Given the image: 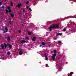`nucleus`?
<instances>
[{"label": "nucleus", "mask_w": 76, "mask_h": 76, "mask_svg": "<svg viewBox=\"0 0 76 76\" xmlns=\"http://www.w3.org/2000/svg\"><path fill=\"white\" fill-rule=\"evenodd\" d=\"M59 26L58 24H57L56 25H54L53 26L51 25L50 27V31H51V30L52 29H53V28H57Z\"/></svg>", "instance_id": "obj_1"}, {"label": "nucleus", "mask_w": 76, "mask_h": 76, "mask_svg": "<svg viewBox=\"0 0 76 76\" xmlns=\"http://www.w3.org/2000/svg\"><path fill=\"white\" fill-rule=\"evenodd\" d=\"M8 12L9 13H10L12 11H11V8L10 7H8Z\"/></svg>", "instance_id": "obj_2"}, {"label": "nucleus", "mask_w": 76, "mask_h": 76, "mask_svg": "<svg viewBox=\"0 0 76 76\" xmlns=\"http://www.w3.org/2000/svg\"><path fill=\"white\" fill-rule=\"evenodd\" d=\"M18 6L19 8H20L21 6H22V4L21 3L18 4Z\"/></svg>", "instance_id": "obj_3"}, {"label": "nucleus", "mask_w": 76, "mask_h": 76, "mask_svg": "<svg viewBox=\"0 0 76 76\" xmlns=\"http://www.w3.org/2000/svg\"><path fill=\"white\" fill-rule=\"evenodd\" d=\"M29 7V6H27L26 7L27 9H28V10H30V11H32V10H31V9Z\"/></svg>", "instance_id": "obj_4"}, {"label": "nucleus", "mask_w": 76, "mask_h": 76, "mask_svg": "<svg viewBox=\"0 0 76 76\" xmlns=\"http://www.w3.org/2000/svg\"><path fill=\"white\" fill-rule=\"evenodd\" d=\"M46 54H45V60H48V57L47 56H46Z\"/></svg>", "instance_id": "obj_5"}, {"label": "nucleus", "mask_w": 76, "mask_h": 76, "mask_svg": "<svg viewBox=\"0 0 76 76\" xmlns=\"http://www.w3.org/2000/svg\"><path fill=\"white\" fill-rule=\"evenodd\" d=\"M36 38V37H34L32 39V41H35Z\"/></svg>", "instance_id": "obj_6"}, {"label": "nucleus", "mask_w": 76, "mask_h": 76, "mask_svg": "<svg viewBox=\"0 0 76 76\" xmlns=\"http://www.w3.org/2000/svg\"><path fill=\"white\" fill-rule=\"evenodd\" d=\"M62 34H62V33H57L58 35H62Z\"/></svg>", "instance_id": "obj_7"}, {"label": "nucleus", "mask_w": 76, "mask_h": 76, "mask_svg": "<svg viewBox=\"0 0 76 76\" xmlns=\"http://www.w3.org/2000/svg\"><path fill=\"white\" fill-rule=\"evenodd\" d=\"M9 19L10 20V24H12V21H11V20H12V19L9 18Z\"/></svg>", "instance_id": "obj_8"}, {"label": "nucleus", "mask_w": 76, "mask_h": 76, "mask_svg": "<svg viewBox=\"0 0 76 76\" xmlns=\"http://www.w3.org/2000/svg\"><path fill=\"white\" fill-rule=\"evenodd\" d=\"M26 42V41L22 40L21 41V43H24V42Z\"/></svg>", "instance_id": "obj_9"}, {"label": "nucleus", "mask_w": 76, "mask_h": 76, "mask_svg": "<svg viewBox=\"0 0 76 76\" xmlns=\"http://www.w3.org/2000/svg\"><path fill=\"white\" fill-rule=\"evenodd\" d=\"M1 46L2 49H4V45H1Z\"/></svg>", "instance_id": "obj_10"}, {"label": "nucleus", "mask_w": 76, "mask_h": 76, "mask_svg": "<svg viewBox=\"0 0 76 76\" xmlns=\"http://www.w3.org/2000/svg\"><path fill=\"white\" fill-rule=\"evenodd\" d=\"M12 45H9V48H12Z\"/></svg>", "instance_id": "obj_11"}, {"label": "nucleus", "mask_w": 76, "mask_h": 76, "mask_svg": "<svg viewBox=\"0 0 76 76\" xmlns=\"http://www.w3.org/2000/svg\"><path fill=\"white\" fill-rule=\"evenodd\" d=\"M19 54L20 55H22V53L20 51V52H19Z\"/></svg>", "instance_id": "obj_12"}, {"label": "nucleus", "mask_w": 76, "mask_h": 76, "mask_svg": "<svg viewBox=\"0 0 76 76\" xmlns=\"http://www.w3.org/2000/svg\"><path fill=\"white\" fill-rule=\"evenodd\" d=\"M52 58L53 59V60H55V58H56L55 56H53L52 57Z\"/></svg>", "instance_id": "obj_13"}, {"label": "nucleus", "mask_w": 76, "mask_h": 76, "mask_svg": "<svg viewBox=\"0 0 76 76\" xmlns=\"http://www.w3.org/2000/svg\"><path fill=\"white\" fill-rule=\"evenodd\" d=\"M4 45L5 46V48H7V45L6 44H4Z\"/></svg>", "instance_id": "obj_14"}, {"label": "nucleus", "mask_w": 76, "mask_h": 76, "mask_svg": "<svg viewBox=\"0 0 76 76\" xmlns=\"http://www.w3.org/2000/svg\"><path fill=\"white\" fill-rule=\"evenodd\" d=\"M42 45H45V43L44 42H42Z\"/></svg>", "instance_id": "obj_15"}, {"label": "nucleus", "mask_w": 76, "mask_h": 76, "mask_svg": "<svg viewBox=\"0 0 76 76\" xmlns=\"http://www.w3.org/2000/svg\"><path fill=\"white\" fill-rule=\"evenodd\" d=\"M6 32H7L8 31V29L7 28H5Z\"/></svg>", "instance_id": "obj_16"}, {"label": "nucleus", "mask_w": 76, "mask_h": 76, "mask_svg": "<svg viewBox=\"0 0 76 76\" xmlns=\"http://www.w3.org/2000/svg\"><path fill=\"white\" fill-rule=\"evenodd\" d=\"M10 37H8L7 40L8 41H9V40H10Z\"/></svg>", "instance_id": "obj_17"}, {"label": "nucleus", "mask_w": 76, "mask_h": 76, "mask_svg": "<svg viewBox=\"0 0 76 76\" xmlns=\"http://www.w3.org/2000/svg\"><path fill=\"white\" fill-rule=\"evenodd\" d=\"M7 53L8 55H10V54H11V53H10V52H7Z\"/></svg>", "instance_id": "obj_18"}, {"label": "nucleus", "mask_w": 76, "mask_h": 76, "mask_svg": "<svg viewBox=\"0 0 76 76\" xmlns=\"http://www.w3.org/2000/svg\"><path fill=\"white\" fill-rule=\"evenodd\" d=\"M53 56L55 57V56H57V54H54L53 55Z\"/></svg>", "instance_id": "obj_19"}, {"label": "nucleus", "mask_w": 76, "mask_h": 76, "mask_svg": "<svg viewBox=\"0 0 76 76\" xmlns=\"http://www.w3.org/2000/svg\"><path fill=\"white\" fill-rule=\"evenodd\" d=\"M26 4H29V1H27V2H26Z\"/></svg>", "instance_id": "obj_20"}, {"label": "nucleus", "mask_w": 76, "mask_h": 76, "mask_svg": "<svg viewBox=\"0 0 76 76\" xmlns=\"http://www.w3.org/2000/svg\"><path fill=\"white\" fill-rule=\"evenodd\" d=\"M11 17H12V18L14 17V15H13L12 14H11Z\"/></svg>", "instance_id": "obj_21"}, {"label": "nucleus", "mask_w": 76, "mask_h": 76, "mask_svg": "<svg viewBox=\"0 0 76 76\" xmlns=\"http://www.w3.org/2000/svg\"><path fill=\"white\" fill-rule=\"evenodd\" d=\"M1 8H2V9H4V5L2 6Z\"/></svg>", "instance_id": "obj_22"}, {"label": "nucleus", "mask_w": 76, "mask_h": 76, "mask_svg": "<svg viewBox=\"0 0 76 76\" xmlns=\"http://www.w3.org/2000/svg\"><path fill=\"white\" fill-rule=\"evenodd\" d=\"M53 52H54V53H57V51H56V50H54Z\"/></svg>", "instance_id": "obj_23"}, {"label": "nucleus", "mask_w": 76, "mask_h": 76, "mask_svg": "<svg viewBox=\"0 0 76 76\" xmlns=\"http://www.w3.org/2000/svg\"><path fill=\"white\" fill-rule=\"evenodd\" d=\"M6 13L7 14V13H8V10H6Z\"/></svg>", "instance_id": "obj_24"}, {"label": "nucleus", "mask_w": 76, "mask_h": 76, "mask_svg": "<svg viewBox=\"0 0 76 76\" xmlns=\"http://www.w3.org/2000/svg\"><path fill=\"white\" fill-rule=\"evenodd\" d=\"M73 72H70V75H73Z\"/></svg>", "instance_id": "obj_25"}, {"label": "nucleus", "mask_w": 76, "mask_h": 76, "mask_svg": "<svg viewBox=\"0 0 76 76\" xmlns=\"http://www.w3.org/2000/svg\"><path fill=\"white\" fill-rule=\"evenodd\" d=\"M11 6H13V3L12 2H11Z\"/></svg>", "instance_id": "obj_26"}, {"label": "nucleus", "mask_w": 76, "mask_h": 76, "mask_svg": "<svg viewBox=\"0 0 76 76\" xmlns=\"http://www.w3.org/2000/svg\"><path fill=\"white\" fill-rule=\"evenodd\" d=\"M61 41H58V44H60V43H61Z\"/></svg>", "instance_id": "obj_27"}, {"label": "nucleus", "mask_w": 76, "mask_h": 76, "mask_svg": "<svg viewBox=\"0 0 76 76\" xmlns=\"http://www.w3.org/2000/svg\"><path fill=\"white\" fill-rule=\"evenodd\" d=\"M64 32H65V31H66V29L65 28H64Z\"/></svg>", "instance_id": "obj_28"}, {"label": "nucleus", "mask_w": 76, "mask_h": 76, "mask_svg": "<svg viewBox=\"0 0 76 76\" xmlns=\"http://www.w3.org/2000/svg\"><path fill=\"white\" fill-rule=\"evenodd\" d=\"M28 35H31V32H28Z\"/></svg>", "instance_id": "obj_29"}, {"label": "nucleus", "mask_w": 76, "mask_h": 76, "mask_svg": "<svg viewBox=\"0 0 76 76\" xmlns=\"http://www.w3.org/2000/svg\"><path fill=\"white\" fill-rule=\"evenodd\" d=\"M18 31L19 33H20V32H21V31H20V30H18Z\"/></svg>", "instance_id": "obj_30"}, {"label": "nucleus", "mask_w": 76, "mask_h": 76, "mask_svg": "<svg viewBox=\"0 0 76 76\" xmlns=\"http://www.w3.org/2000/svg\"><path fill=\"white\" fill-rule=\"evenodd\" d=\"M23 11L24 12H25V10L24 9L23 10Z\"/></svg>", "instance_id": "obj_31"}, {"label": "nucleus", "mask_w": 76, "mask_h": 76, "mask_svg": "<svg viewBox=\"0 0 76 76\" xmlns=\"http://www.w3.org/2000/svg\"><path fill=\"white\" fill-rule=\"evenodd\" d=\"M1 5H2V4H1V3L0 2V6Z\"/></svg>", "instance_id": "obj_32"}, {"label": "nucleus", "mask_w": 76, "mask_h": 76, "mask_svg": "<svg viewBox=\"0 0 76 76\" xmlns=\"http://www.w3.org/2000/svg\"><path fill=\"white\" fill-rule=\"evenodd\" d=\"M4 33H6V31L4 30Z\"/></svg>", "instance_id": "obj_33"}, {"label": "nucleus", "mask_w": 76, "mask_h": 76, "mask_svg": "<svg viewBox=\"0 0 76 76\" xmlns=\"http://www.w3.org/2000/svg\"><path fill=\"white\" fill-rule=\"evenodd\" d=\"M26 39H29V38L28 37H26Z\"/></svg>", "instance_id": "obj_34"}, {"label": "nucleus", "mask_w": 76, "mask_h": 76, "mask_svg": "<svg viewBox=\"0 0 76 76\" xmlns=\"http://www.w3.org/2000/svg\"><path fill=\"white\" fill-rule=\"evenodd\" d=\"M46 67H49V66H47V65H46Z\"/></svg>", "instance_id": "obj_35"}, {"label": "nucleus", "mask_w": 76, "mask_h": 76, "mask_svg": "<svg viewBox=\"0 0 76 76\" xmlns=\"http://www.w3.org/2000/svg\"><path fill=\"white\" fill-rule=\"evenodd\" d=\"M54 39V40L57 39V38H56V39Z\"/></svg>", "instance_id": "obj_36"}, {"label": "nucleus", "mask_w": 76, "mask_h": 76, "mask_svg": "<svg viewBox=\"0 0 76 76\" xmlns=\"http://www.w3.org/2000/svg\"><path fill=\"white\" fill-rule=\"evenodd\" d=\"M40 47H41L42 46H41V45H40L39 46Z\"/></svg>", "instance_id": "obj_37"}, {"label": "nucleus", "mask_w": 76, "mask_h": 76, "mask_svg": "<svg viewBox=\"0 0 76 76\" xmlns=\"http://www.w3.org/2000/svg\"><path fill=\"white\" fill-rule=\"evenodd\" d=\"M69 75V74H68V76H70V75Z\"/></svg>", "instance_id": "obj_38"}, {"label": "nucleus", "mask_w": 76, "mask_h": 76, "mask_svg": "<svg viewBox=\"0 0 76 76\" xmlns=\"http://www.w3.org/2000/svg\"><path fill=\"white\" fill-rule=\"evenodd\" d=\"M69 25V24L68 23L67 24V25Z\"/></svg>", "instance_id": "obj_39"}, {"label": "nucleus", "mask_w": 76, "mask_h": 76, "mask_svg": "<svg viewBox=\"0 0 76 76\" xmlns=\"http://www.w3.org/2000/svg\"><path fill=\"white\" fill-rule=\"evenodd\" d=\"M43 47H44L43 46V47H42V48H43Z\"/></svg>", "instance_id": "obj_40"}, {"label": "nucleus", "mask_w": 76, "mask_h": 76, "mask_svg": "<svg viewBox=\"0 0 76 76\" xmlns=\"http://www.w3.org/2000/svg\"><path fill=\"white\" fill-rule=\"evenodd\" d=\"M19 13V14H20V13Z\"/></svg>", "instance_id": "obj_41"}, {"label": "nucleus", "mask_w": 76, "mask_h": 76, "mask_svg": "<svg viewBox=\"0 0 76 76\" xmlns=\"http://www.w3.org/2000/svg\"><path fill=\"white\" fill-rule=\"evenodd\" d=\"M22 26H23V24H22Z\"/></svg>", "instance_id": "obj_42"}, {"label": "nucleus", "mask_w": 76, "mask_h": 76, "mask_svg": "<svg viewBox=\"0 0 76 76\" xmlns=\"http://www.w3.org/2000/svg\"><path fill=\"white\" fill-rule=\"evenodd\" d=\"M5 0V1H6V0Z\"/></svg>", "instance_id": "obj_43"}, {"label": "nucleus", "mask_w": 76, "mask_h": 76, "mask_svg": "<svg viewBox=\"0 0 76 76\" xmlns=\"http://www.w3.org/2000/svg\"><path fill=\"white\" fill-rule=\"evenodd\" d=\"M11 38H12V37H11Z\"/></svg>", "instance_id": "obj_44"}, {"label": "nucleus", "mask_w": 76, "mask_h": 76, "mask_svg": "<svg viewBox=\"0 0 76 76\" xmlns=\"http://www.w3.org/2000/svg\"><path fill=\"white\" fill-rule=\"evenodd\" d=\"M19 50H20V49H19Z\"/></svg>", "instance_id": "obj_45"}, {"label": "nucleus", "mask_w": 76, "mask_h": 76, "mask_svg": "<svg viewBox=\"0 0 76 76\" xmlns=\"http://www.w3.org/2000/svg\"><path fill=\"white\" fill-rule=\"evenodd\" d=\"M58 66H60V65H58Z\"/></svg>", "instance_id": "obj_46"}]
</instances>
